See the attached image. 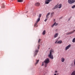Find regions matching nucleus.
Wrapping results in <instances>:
<instances>
[{
	"label": "nucleus",
	"mask_w": 75,
	"mask_h": 75,
	"mask_svg": "<svg viewBox=\"0 0 75 75\" xmlns=\"http://www.w3.org/2000/svg\"><path fill=\"white\" fill-rule=\"evenodd\" d=\"M41 14H39V18H40V17H41Z\"/></svg>",
	"instance_id": "nucleus-25"
},
{
	"label": "nucleus",
	"mask_w": 75,
	"mask_h": 75,
	"mask_svg": "<svg viewBox=\"0 0 75 75\" xmlns=\"http://www.w3.org/2000/svg\"><path fill=\"white\" fill-rule=\"evenodd\" d=\"M40 3L38 2L36 3L35 4V6H40Z\"/></svg>",
	"instance_id": "nucleus-11"
},
{
	"label": "nucleus",
	"mask_w": 75,
	"mask_h": 75,
	"mask_svg": "<svg viewBox=\"0 0 75 75\" xmlns=\"http://www.w3.org/2000/svg\"><path fill=\"white\" fill-rule=\"evenodd\" d=\"M73 42H75V38H74L72 40Z\"/></svg>",
	"instance_id": "nucleus-23"
},
{
	"label": "nucleus",
	"mask_w": 75,
	"mask_h": 75,
	"mask_svg": "<svg viewBox=\"0 0 75 75\" xmlns=\"http://www.w3.org/2000/svg\"><path fill=\"white\" fill-rule=\"evenodd\" d=\"M61 61L62 62H64V61H65V59L63 58V57H62L61 59Z\"/></svg>",
	"instance_id": "nucleus-10"
},
{
	"label": "nucleus",
	"mask_w": 75,
	"mask_h": 75,
	"mask_svg": "<svg viewBox=\"0 0 75 75\" xmlns=\"http://www.w3.org/2000/svg\"><path fill=\"white\" fill-rule=\"evenodd\" d=\"M75 5H73V6H72L71 7V8H75Z\"/></svg>",
	"instance_id": "nucleus-24"
},
{
	"label": "nucleus",
	"mask_w": 75,
	"mask_h": 75,
	"mask_svg": "<svg viewBox=\"0 0 75 75\" xmlns=\"http://www.w3.org/2000/svg\"><path fill=\"white\" fill-rule=\"evenodd\" d=\"M50 12L46 14V18H48L50 17L49 16L50 15Z\"/></svg>",
	"instance_id": "nucleus-6"
},
{
	"label": "nucleus",
	"mask_w": 75,
	"mask_h": 75,
	"mask_svg": "<svg viewBox=\"0 0 75 75\" xmlns=\"http://www.w3.org/2000/svg\"><path fill=\"white\" fill-rule=\"evenodd\" d=\"M40 41H41V39H39L38 41V42L39 43H40Z\"/></svg>",
	"instance_id": "nucleus-26"
},
{
	"label": "nucleus",
	"mask_w": 75,
	"mask_h": 75,
	"mask_svg": "<svg viewBox=\"0 0 75 75\" xmlns=\"http://www.w3.org/2000/svg\"><path fill=\"white\" fill-rule=\"evenodd\" d=\"M47 20H48V18H46V19L45 20V22H46Z\"/></svg>",
	"instance_id": "nucleus-31"
},
{
	"label": "nucleus",
	"mask_w": 75,
	"mask_h": 75,
	"mask_svg": "<svg viewBox=\"0 0 75 75\" xmlns=\"http://www.w3.org/2000/svg\"><path fill=\"white\" fill-rule=\"evenodd\" d=\"M58 25V24H57V23H56V22H55L54 24H53L52 25V27H54V25Z\"/></svg>",
	"instance_id": "nucleus-9"
},
{
	"label": "nucleus",
	"mask_w": 75,
	"mask_h": 75,
	"mask_svg": "<svg viewBox=\"0 0 75 75\" xmlns=\"http://www.w3.org/2000/svg\"><path fill=\"white\" fill-rule=\"evenodd\" d=\"M37 24H38V23H37V22H36V23H35L34 25V27H38V25H37Z\"/></svg>",
	"instance_id": "nucleus-13"
},
{
	"label": "nucleus",
	"mask_w": 75,
	"mask_h": 75,
	"mask_svg": "<svg viewBox=\"0 0 75 75\" xmlns=\"http://www.w3.org/2000/svg\"><path fill=\"white\" fill-rule=\"evenodd\" d=\"M52 54H54V50L53 49H52L50 51V54L48 55V57L50 58V59H54V57Z\"/></svg>",
	"instance_id": "nucleus-1"
},
{
	"label": "nucleus",
	"mask_w": 75,
	"mask_h": 75,
	"mask_svg": "<svg viewBox=\"0 0 75 75\" xmlns=\"http://www.w3.org/2000/svg\"><path fill=\"white\" fill-rule=\"evenodd\" d=\"M44 63H42V66H44Z\"/></svg>",
	"instance_id": "nucleus-33"
},
{
	"label": "nucleus",
	"mask_w": 75,
	"mask_h": 75,
	"mask_svg": "<svg viewBox=\"0 0 75 75\" xmlns=\"http://www.w3.org/2000/svg\"><path fill=\"white\" fill-rule=\"evenodd\" d=\"M40 18H38V19L37 20L36 23H38V22H39V21H40Z\"/></svg>",
	"instance_id": "nucleus-21"
},
{
	"label": "nucleus",
	"mask_w": 75,
	"mask_h": 75,
	"mask_svg": "<svg viewBox=\"0 0 75 75\" xmlns=\"http://www.w3.org/2000/svg\"><path fill=\"white\" fill-rule=\"evenodd\" d=\"M71 47V45H69L65 47V50L67 51V50H68L69 48Z\"/></svg>",
	"instance_id": "nucleus-5"
},
{
	"label": "nucleus",
	"mask_w": 75,
	"mask_h": 75,
	"mask_svg": "<svg viewBox=\"0 0 75 75\" xmlns=\"http://www.w3.org/2000/svg\"><path fill=\"white\" fill-rule=\"evenodd\" d=\"M57 75H58V74H57Z\"/></svg>",
	"instance_id": "nucleus-38"
},
{
	"label": "nucleus",
	"mask_w": 75,
	"mask_h": 75,
	"mask_svg": "<svg viewBox=\"0 0 75 75\" xmlns=\"http://www.w3.org/2000/svg\"><path fill=\"white\" fill-rule=\"evenodd\" d=\"M75 30H74L73 31L71 32V34H72V33H74V32H75Z\"/></svg>",
	"instance_id": "nucleus-28"
},
{
	"label": "nucleus",
	"mask_w": 75,
	"mask_h": 75,
	"mask_svg": "<svg viewBox=\"0 0 75 75\" xmlns=\"http://www.w3.org/2000/svg\"><path fill=\"white\" fill-rule=\"evenodd\" d=\"M62 42L61 40H59L57 42V44H61Z\"/></svg>",
	"instance_id": "nucleus-16"
},
{
	"label": "nucleus",
	"mask_w": 75,
	"mask_h": 75,
	"mask_svg": "<svg viewBox=\"0 0 75 75\" xmlns=\"http://www.w3.org/2000/svg\"><path fill=\"white\" fill-rule=\"evenodd\" d=\"M72 34V33L71 32H70L69 33H66L67 35H70V34Z\"/></svg>",
	"instance_id": "nucleus-14"
},
{
	"label": "nucleus",
	"mask_w": 75,
	"mask_h": 75,
	"mask_svg": "<svg viewBox=\"0 0 75 75\" xmlns=\"http://www.w3.org/2000/svg\"><path fill=\"white\" fill-rule=\"evenodd\" d=\"M68 2L70 4H72L74 3H75V0H68Z\"/></svg>",
	"instance_id": "nucleus-2"
},
{
	"label": "nucleus",
	"mask_w": 75,
	"mask_h": 75,
	"mask_svg": "<svg viewBox=\"0 0 75 75\" xmlns=\"http://www.w3.org/2000/svg\"><path fill=\"white\" fill-rule=\"evenodd\" d=\"M54 12H52L51 13V17H52V16H53V15H54Z\"/></svg>",
	"instance_id": "nucleus-18"
},
{
	"label": "nucleus",
	"mask_w": 75,
	"mask_h": 75,
	"mask_svg": "<svg viewBox=\"0 0 75 75\" xmlns=\"http://www.w3.org/2000/svg\"><path fill=\"white\" fill-rule=\"evenodd\" d=\"M58 8V6H57V5L56 6H55L54 8L53 9V10H54V9H55L56 8Z\"/></svg>",
	"instance_id": "nucleus-20"
},
{
	"label": "nucleus",
	"mask_w": 75,
	"mask_h": 75,
	"mask_svg": "<svg viewBox=\"0 0 75 75\" xmlns=\"http://www.w3.org/2000/svg\"><path fill=\"white\" fill-rule=\"evenodd\" d=\"M75 30H74L73 31L71 32V34H72V33H74V32H75Z\"/></svg>",
	"instance_id": "nucleus-29"
},
{
	"label": "nucleus",
	"mask_w": 75,
	"mask_h": 75,
	"mask_svg": "<svg viewBox=\"0 0 75 75\" xmlns=\"http://www.w3.org/2000/svg\"><path fill=\"white\" fill-rule=\"evenodd\" d=\"M50 48H49V50H50Z\"/></svg>",
	"instance_id": "nucleus-37"
},
{
	"label": "nucleus",
	"mask_w": 75,
	"mask_h": 75,
	"mask_svg": "<svg viewBox=\"0 0 75 75\" xmlns=\"http://www.w3.org/2000/svg\"><path fill=\"white\" fill-rule=\"evenodd\" d=\"M45 33H46V31H45V30H44L42 32V34L43 35H45Z\"/></svg>",
	"instance_id": "nucleus-17"
},
{
	"label": "nucleus",
	"mask_w": 75,
	"mask_h": 75,
	"mask_svg": "<svg viewBox=\"0 0 75 75\" xmlns=\"http://www.w3.org/2000/svg\"><path fill=\"white\" fill-rule=\"evenodd\" d=\"M52 0H46L45 3V4H49L50 3V1H52Z\"/></svg>",
	"instance_id": "nucleus-7"
},
{
	"label": "nucleus",
	"mask_w": 75,
	"mask_h": 75,
	"mask_svg": "<svg viewBox=\"0 0 75 75\" xmlns=\"http://www.w3.org/2000/svg\"><path fill=\"white\" fill-rule=\"evenodd\" d=\"M57 41H56L55 42V44H57Z\"/></svg>",
	"instance_id": "nucleus-35"
},
{
	"label": "nucleus",
	"mask_w": 75,
	"mask_h": 75,
	"mask_svg": "<svg viewBox=\"0 0 75 75\" xmlns=\"http://www.w3.org/2000/svg\"><path fill=\"white\" fill-rule=\"evenodd\" d=\"M17 1H18V2H19L20 3L21 2H23V0H18Z\"/></svg>",
	"instance_id": "nucleus-19"
},
{
	"label": "nucleus",
	"mask_w": 75,
	"mask_h": 75,
	"mask_svg": "<svg viewBox=\"0 0 75 75\" xmlns=\"http://www.w3.org/2000/svg\"><path fill=\"white\" fill-rule=\"evenodd\" d=\"M57 8H61L62 7V4H60L59 5L57 4Z\"/></svg>",
	"instance_id": "nucleus-8"
},
{
	"label": "nucleus",
	"mask_w": 75,
	"mask_h": 75,
	"mask_svg": "<svg viewBox=\"0 0 75 75\" xmlns=\"http://www.w3.org/2000/svg\"><path fill=\"white\" fill-rule=\"evenodd\" d=\"M1 7L2 8H4L5 7V6H4V4H2Z\"/></svg>",
	"instance_id": "nucleus-22"
},
{
	"label": "nucleus",
	"mask_w": 75,
	"mask_h": 75,
	"mask_svg": "<svg viewBox=\"0 0 75 75\" xmlns=\"http://www.w3.org/2000/svg\"><path fill=\"white\" fill-rule=\"evenodd\" d=\"M38 62H39V60H38L37 61V62H36V64H38Z\"/></svg>",
	"instance_id": "nucleus-27"
},
{
	"label": "nucleus",
	"mask_w": 75,
	"mask_h": 75,
	"mask_svg": "<svg viewBox=\"0 0 75 75\" xmlns=\"http://www.w3.org/2000/svg\"><path fill=\"white\" fill-rule=\"evenodd\" d=\"M47 63H45V67H47Z\"/></svg>",
	"instance_id": "nucleus-32"
},
{
	"label": "nucleus",
	"mask_w": 75,
	"mask_h": 75,
	"mask_svg": "<svg viewBox=\"0 0 75 75\" xmlns=\"http://www.w3.org/2000/svg\"><path fill=\"white\" fill-rule=\"evenodd\" d=\"M55 72L56 73H57V71H55Z\"/></svg>",
	"instance_id": "nucleus-34"
},
{
	"label": "nucleus",
	"mask_w": 75,
	"mask_h": 75,
	"mask_svg": "<svg viewBox=\"0 0 75 75\" xmlns=\"http://www.w3.org/2000/svg\"><path fill=\"white\" fill-rule=\"evenodd\" d=\"M54 75H57V74H54Z\"/></svg>",
	"instance_id": "nucleus-36"
},
{
	"label": "nucleus",
	"mask_w": 75,
	"mask_h": 75,
	"mask_svg": "<svg viewBox=\"0 0 75 75\" xmlns=\"http://www.w3.org/2000/svg\"><path fill=\"white\" fill-rule=\"evenodd\" d=\"M44 62L46 64H48L50 62V59L48 58H47L44 61Z\"/></svg>",
	"instance_id": "nucleus-4"
},
{
	"label": "nucleus",
	"mask_w": 75,
	"mask_h": 75,
	"mask_svg": "<svg viewBox=\"0 0 75 75\" xmlns=\"http://www.w3.org/2000/svg\"><path fill=\"white\" fill-rule=\"evenodd\" d=\"M71 75H75V70L74 71L71 73Z\"/></svg>",
	"instance_id": "nucleus-15"
},
{
	"label": "nucleus",
	"mask_w": 75,
	"mask_h": 75,
	"mask_svg": "<svg viewBox=\"0 0 75 75\" xmlns=\"http://www.w3.org/2000/svg\"><path fill=\"white\" fill-rule=\"evenodd\" d=\"M40 45H38V49H40Z\"/></svg>",
	"instance_id": "nucleus-30"
},
{
	"label": "nucleus",
	"mask_w": 75,
	"mask_h": 75,
	"mask_svg": "<svg viewBox=\"0 0 75 75\" xmlns=\"http://www.w3.org/2000/svg\"><path fill=\"white\" fill-rule=\"evenodd\" d=\"M39 52V50H38L37 49L35 51V54L34 55V57H35L37 55V54H38V52Z\"/></svg>",
	"instance_id": "nucleus-3"
},
{
	"label": "nucleus",
	"mask_w": 75,
	"mask_h": 75,
	"mask_svg": "<svg viewBox=\"0 0 75 75\" xmlns=\"http://www.w3.org/2000/svg\"><path fill=\"white\" fill-rule=\"evenodd\" d=\"M58 33H56L54 36V38H56L57 37H58Z\"/></svg>",
	"instance_id": "nucleus-12"
}]
</instances>
